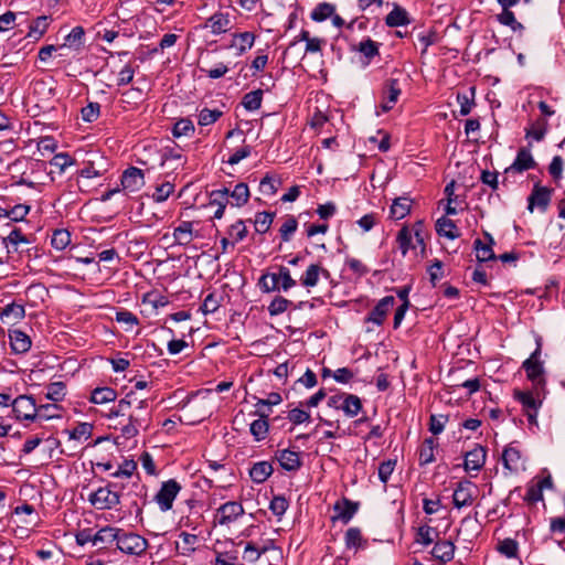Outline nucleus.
I'll list each match as a JSON object with an SVG mask.
<instances>
[{
	"label": "nucleus",
	"mask_w": 565,
	"mask_h": 565,
	"mask_svg": "<svg viewBox=\"0 0 565 565\" xmlns=\"http://www.w3.org/2000/svg\"><path fill=\"white\" fill-rule=\"evenodd\" d=\"M328 406L342 411L347 417H355L362 409L361 398L349 393H340L328 398Z\"/></svg>",
	"instance_id": "f257e3e1"
},
{
	"label": "nucleus",
	"mask_w": 565,
	"mask_h": 565,
	"mask_svg": "<svg viewBox=\"0 0 565 565\" xmlns=\"http://www.w3.org/2000/svg\"><path fill=\"white\" fill-rule=\"evenodd\" d=\"M121 497L125 498L126 494H120L118 491L105 486L92 492L88 497V501L97 510H110L120 503Z\"/></svg>",
	"instance_id": "f03ea898"
},
{
	"label": "nucleus",
	"mask_w": 565,
	"mask_h": 565,
	"mask_svg": "<svg viewBox=\"0 0 565 565\" xmlns=\"http://www.w3.org/2000/svg\"><path fill=\"white\" fill-rule=\"evenodd\" d=\"M541 356V344L539 343L534 352L522 363V369L526 373V377L533 383L535 388L545 384L544 366Z\"/></svg>",
	"instance_id": "7ed1b4c3"
},
{
	"label": "nucleus",
	"mask_w": 565,
	"mask_h": 565,
	"mask_svg": "<svg viewBox=\"0 0 565 565\" xmlns=\"http://www.w3.org/2000/svg\"><path fill=\"white\" fill-rule=\"evenodd\" d=\"M148 542L145 537L132 532H125L119 529L117 547L130 555H140L147 550Z\"/></svg>",
	"instance_id": "20e7f679"
},
{
	"label": "nucleus",
	"mask_w": 565,
	"mask_h": 565,
	"mask_svg": "<svg viewBox=\"0 0 565 565\" xmlns=\"http://www.w3.org/2000/svg\"><path fill=\"white\" fill-rule=\"evenodd\" d=\"M181 489V484L175 479H169L161 483L159 491L154 495V501L161 512H167L172 509L173 502Z\"/></svg>",
	"instance_id": "39448f33"
},
{
	"label": "nucleus",
	"mask_w": 565,
	"mask_h": 565,
	"mask_svg": "<svg viewBox=\"0 0 565 565\" xmlns=\"http://www.w3.org/2000/svg\"><path fill=\"white\" fill-rule=\"evenodd\" d=\"M12 412L17 419L34 420L36 418L38 406L32 396L20 395L11 403Z\"/></svg>",
	"instance_id": "423d86ee"
},
{
	"label": "nucleus",
	"mask_w": 565,
	"mask_h": 565,
	"mask_svg": "<svg viewBox=\"0 0 565 565\" xmlns=\"http://www.w3.org/2000/svg\"><path fill=\"white\" fill-rule=\"evenodd\" d=\"M244 507L237 501H227L216 509L214 521L220 525H228L244 514Z\"/></svg>",
	"instance_id": "0eeeda50"
},
{
	"label": "nucleus",
	"mask_w": 565,
	"mask_h": 565,
	"mask_svg": "<svg viewBox=\"0 0 565 565\" xmlns=\"http://www.w3.org/2000/svg\"><path fill=\"white\" fill-rule=\"evenodd\" d=\"M478 488L473 482L469 480L460 481L452 494L454 505L457 509L470 507L473 503Z\"/></svg>",
	"instance_id": "6e6552de"
},
{
	"label": "nucleus",
	"mask_w": 565,
	"mask_h": 565,
	"mask_svg": "<svg viewBox=\"0 0 565 565\" xmlns=\"http://www.w3.org/2000/svg\"><path fill=\"white\" fill-rule=\"evenodd\" d=\"M553 189L535 183L527 198V210L532 213L535 207L545 212L552 200Z\"/></svg>",
	"instance_id": "1a4fd4ad"
},
{
	"label": "nucleus",
	"mask_w": 565,
	"mask_h": 565,
	"mask_svg": "<svg viewBox=\"0 0 565 565\" xmlns=\"http://www.w3.org/2000/svg\"><path fill=\"white\" fill-rule=\"evenodd\" d=\"M530 147L531 143L529 145V147H523L519 149L512 164L504 170L505 177H508L511 173H522L524 171L535 168L536 162L531 153ZM505 180L507 178L503 179V183L505 182Z\"/></svg>",
	"instance_id": "9d476101"
},
{
	"label": "nucleus",
	"mask_w": 565,
	"mask_h": 565,
	"mask_svg": "<svg viewBox=\"0 0 565 565\" xmlns=\"http://www.w3.org/2000/svg\"><path fill=\"white\" fill-rule=\"evenodd\" d=\"M381 43L372 40L371 38H364L356 45L351 46V51L361 54V63L364 67L369 66L374 57L380 56Z\"/></svg>",
	"instance_id": "9b49d317"
},
{
	"label": "nucleus",
	"mask_w": 565,
	"mask_h": 565,
	"mask_svg": "<svg viewBox=\"0 0 565 565\" xmlns=\"http://www.w3.org/2000/svg\"><path fill=\"white\" fill-rule=\"evenodd\" d=\"M402 94V89L399 86V82L396 78H390L384 83L383 93H382V102L381 108L384 113L390 111L394 108L397 103L399 96Z\"/></svg>",
	"instance_id": "f8f14e48"
},
{
	"label": "nucleus",
	"mask_w": 565,
	"mask_h": 565,
	"mask_svg": "<svg viewBox=\"0 0 565 565\" xmlns=\"http://www.w3.org/2000/svg\"><path fill=\"white\" fill-rule=\"evenodd\" d=\"M204 29H210L214 35L226 33L232 28V20L228 12L221 10L214 12L203 24Z\"/></svg>",
	"instance_id": "ddd939ff"
},
{
	"label": "nucleus",
	"mask_w": 565,
	"mask_h": 565,
	"mask_svg": "<svg viewBox=\"0 0 565 565\" xmlns=\"http://www.w3.org/2000/svg\"><path fill=\"white\" fill-rule=\"evenodd\" d=\"M487 459V449L481 445H476L473 449L465 454L463 469L469 471H480Z\"/></svg>",
	"instance_id": "4468645a"
},
{
	"label": "nucleus",
	"mask_w": 565,
	"mask_h": 565,
	"mask_svg": "<svg viewBox=\"0 0 565 565\" xmlns=\"http://www.w3.org/2000/svg\"><path fill=\"white\" fill-rule=\"evenodd\" d=\"M394 305L395 298L393 296H385L369 312L365 318V322H372L376 326H382L387 312L393 308Z\"/></svg>",
	"instance_id": "2eb2a0df"
},
{
	"label": "nucleus",
	"mask_w": 565,
	"mask_h": 565,
	"mask_svg": "<svg viewBox=\"0 0 565 565\" xmlns=\"http://www.w3.org/2000/svg\"><path fill=\"white\" fill-rule=\"evenodd\" d=\"M275 458L286 471H298L302 466L300 452L291 449H281L275 452Z\"/></svg>",
	"instance_id": "dca6fc26"
},
{
	"label": "nucleus",
	"mask_w": 565,
	"mask_h": 565,
	"mask_svg": "<svg viewBox=\"0 0 565 565\" xmlns=\"http://www.w3.org/2000/svg\"><path fill=\"white\" fill-rule=\"evenodd\" d=\"M121 185L129 192H137L145 185L143 171L136 167L126 169L121 175Z\"/></svg>",
	"instance_id": "f3484780"
},
{
	"label": "nucleus",
	"mask_w": 565,
	"mask_h": 565,
	"mask_svg": "<svg viewBox=\"0 0 565 565\" xmlns=\"http://www.w3.org/2000/svg\"><path fill=\"white\" fill-rule=\"evenodd\" d=\"M359 503L353 502L347 498L337 501L333 505L334 515L332 520H340L344 524L349 523L354 514L358 512Z\"/></svg>",
	"instance_id": "a211bd4d"
},
{
	"label": "nucleus",
	"mask_w": 565,
	"mask_h": 565,
	"mask_svg": "<svg viewBox=\"0 0 565 565\" xmlns=\"http://www.w3.org/2000/svg\"><path fill=\"white\" fill-rule=\"evenodd\" d=\"M522 454L514 443L508 445L502 452L503 467L510 472H518L522 467Z\"/></svg>",
	"instance_id": "6ab92c4d"
},
{
	"label": "nucleus",
	"mask_w": 565,
	"mask_h": 565,
	"mask_svg": "<svg viewBox=\"0 0 565 565\" xmlns=\"http://www.w3.org/2000/svg\"><path fill=\"white\" fill-rule=\"evenodd\" d=\"M25 316L23 305L11 302L0 309L1 322L7 326H13L21 321Z\"/></svg>",
	"instance_id": "aec40b11"
},
{
	"label": "nucleus",
	"mask_w": 565,
	"mask_h": 565,
	"mask_svg": "<svg viewBox=\"0 0 565 565\" xmlns=\"http://www.w3.org/2000/svg\"><path fill=\"white\" fill-rule=\"evenodd\" d=\"M255 34L253 32H241L232 35V42L228 45L231 49L236 50V55L242 56L250 50L255 43Z\"/></svg>",
	"instance_id": "412c9836"
},
{
	"label": "nucleus",
	"mask_w": 565,
	"mask_h": 565,
	"mask_svg": "<svg viewBox=\"0 0 565 565\" xmlns=\"http://www.w3.org/2000/svg\"><path fill=\"white\" fill-rule=\"evenodd\" d=\"M9 340L11 349L15 354L26 353L32 345L30 337L18 329L9 330Z\"/></svg>",
	"instance_id": "4be33fe9"
},
{
	"label": "nucleus",
	"mask_w": 565,
	"mask_h": 565,
	"mask_svg": "<svg viewBox=\"0 0 565 565\" xmlns=\"http://www.w3.org/2000/svg\"><path fill=\"white\" fill-rule=\"evenodd\" d=\"M134 402H136V398ZM128 418L130 422L146 428L151 419V412L149 411L147 399L137 401L132 411L129 412Z\"/></svg>",
	"instance_id": "5701e85b"
},
{
	"label": "nucleus",
	"mask_w": 565,
	"mask_h": 565,
	"mask_svg": "<svg viewBox=\"0 0 565 565\" xmlns=\"http://www.w3.org/2000/svg\"><path fill=\"white\" fill-rule=\"evenodd\" d=\"M320 275L328 278L330 273L318 264H311L300 277V284L306 288L316 287L319 282Z\"/></svg>",
	"instance_id": "b1692460"
},
{
	"label": "nucleus",
	"mask_w": 565,
	"mask_h": 565,
	"mask_svg": "<svg viewBox=\"0 0 565 565\" xmlns=\"http://www.w3.org/2000/svg\"><path fill=\"white\" fill-rule=\"evenodd\" d=\"M484 237L488 239V243H483L480 238H477L473 242V248L477 252V260L480 263H484L488 260L495 259L497 256L492 249V245L494 244L493 237L489 233H484Z\"/></svg>",
	"instance_id": "393cba45"
},
{
	"label": "nucleus",
	"mask_w": 565,
	"mask_h": 565,
	"mask_svg": "<svg viewBox=\"0 0 565 565\" xmlns=\"http://www.w3.org/2000/svg\"><path fill=\"white\" fill-rule=\"evenodd\" d=\"M193 237V223L190 221H182L173 231L174 244L179 246H188Z\"/></svg>",
	"instance_id": "a878e982"
},
{
	"label": "nucleus",
	"mask_w": 565,
	"mask_h": 565,
	"mask_svg": "<svg viewBox=\"0 0 565 565\" xmlns=\"http://www.w3.org/2000/svg\"><path fill=\"white\" fill-rule=\"evenodd\" d=\"M409 23L411 18L406 9L394 3L393 10L385 17V24L390 28H397L408 25Z\"/></svg>",
	"instance_id": "bb28decb"
},
{
	"label": "nucleus",
	"mask_w": 565,
	"mask_h": 565,
	"mask_svg": "<svg viewBox=\"0 0 565 565\" xmlns=\"http://www.w3.org/2000/svg\"><path fill=\"white\" fill-rule=\"evenodd\" d=\"M548 121L544 117L535 119L530 127L525 128V138L534 141H542L548 131Z\"/></svg>",
	"instance_id": "cd10ccee"
},
{
	"label": "nucleus",
	"mask_w": 565,
	"mask_h": 565,
	"mask_svg": "<svg viewBox=\"0 0 565 565\" xmlns=\"http://www.w3.org/2000/svg\"><path fill=\"white\" fill-rule=\"evenodd\" d=\"M455 550L456 546L451 541H438L431 550V555L443 563H448L454 558Z\"/></svg>",
	"instance_id": "c85d7f7f"
},
{
	"label": "nucleus",
	"mask_w": 565,
	"mask_h": 565,
	"mask_svg": "<svg viewBox=\"0 0 565 565\" xmlns=\"http://www.w3.org/2000/svg\"><path fill=\"white\" fill-rule=\"evenodd\" d=\"M436 232L439 236H444L448 239H456L460 236L459 230L456 223L447 216H441L436 221Z\"/></svg>",
	"instance_id": "c756f323"
},
{
	"label": "nucleus",
	"mask_w": 565,
	"mask_h": 565,
	"mask_svg": "<svg viewBox=\"0 0 565 565\" xmlns=\"http://www.w3.org/2000/svg\"><path fill=\"white\" fill-rule=\"evenodd\" d=\"M119 529L111 526H105L94 534V546L98 548H105L113 542L117 543Z\"/></svg>",
	"instance_id": "7c9ffc66"
},
{
	"label": "nucleus",
	"mask_w": 565,
	"mask_h": 565,
	"mask_svg": "<svg viewBox=\"0 0 565 565\" xmlns=\"http://www.w3.org/2000/svg\"><path fill=\"white\" fill-rule=\"evenodd\" d=\"M257 413H259L260 418L252 422L249 431L256 441H262L266 439L268 435L269 424L267 422V417L269 414L263 411H257Z\"/></svg>",
	"instance_id": "2f4dec72"
},
{
	"label": "nucleus",
	"mask_w": 565,
	"mask_h": 565,
	"mask_svg": "<svg viewBox=\"0 0 565 565\" xmlns=\"http://www.w3.org/2000/svg\"><path fill=\"white\" fill-rule=\"evenodd\" d=\"M274 468L268 461H258L249 470V477L255 483L265 482L273 473Z\"/></svg>",
	"instance_id": "473e14b6"
},
{
	"label": "nucleus",
	"mask_w": 565,
	"mask_h": 565,
	"mask_svg": "<svg viewBox=\"0 0 565 565\" xmlns=\"http://www.w3.org/2000/svg\"><path fill=\"white\" fill-rule=\"evenodd\" d=\"M513 397L522 405L524 412L539 409L542 405V401L536 398L534 394L530 391L515 390L513 393Z\"/></svg>",
	"instance_id": "72a5a7b5"
},
{
	"label": "nucleus",
	"mask_w": 565,
	"mask_h": 565,
	"mask_svg": "<svg viewBox=\"0 0 565 565\" xmlns=\"http://www.w3.org/2000/svg\"><path fill=\"white\" fill-rule=\"evenodd\" d=\"M412 200L407 196H401L393 201L390 209V215L394 220H402L411 212Z\"/></svg>",
	"instance_id": "f704fd0d"
},
{
	"label": "nucleus",
	"mask_w": 565,
	"mask_h": 565,
	"mask_svg": "<svg viewBox=\"0 0 565 565\" xmlns=\"http://www.w3.org/2000/svg\"><path fill=\"white\" fill-rule=\"evenodd\" d=\"M117 392L109 387H96L92 391L89 401L93 404H106L116 401Z\"/></svg>",
	"instance_id": "c9c22d12"
},
{
	"label": "nucleus",
	"mask_w": 565,
	"mask_h": 565,
	"mask_svg": "<svg viewBox=\"0 0 565 565\" xmlns=\"http://www.w3.org/2000/svg\"><path fill=\"white\" fill-rule=\"evenodd\" d=\"M396 242L403 256H406L409 249H416V244L413 241L412 231L406 225H404L398 231Z\"/></svg>",
	"instance_id": "e433bc0d"
},
{
	"label": "nucleus",
	"mask_w": 565,
	"mask_h": 565,
	"mask_svg": "<svg viewBox=\"0 0 565 565\" xmlns=\"http://www.w3.org/2000/svg\"><path fill=\"white\" fill-rule=\"evenodd\" d=\"M436 440L433 437L426 438L419 448V465L426 466L435 460Z\"/></svg>",
	"instance_id": "4c0bfd02"
},
{
	"label": "nucleus",
	"mask_w": 565,
	"mask_h": 565,
	"mask_svg": "<svg viewBox=\"0 0 565 565\" xmlns=\"http://www.w3.org/2000/svg\"><path fill=\"white\" fill-rule=\"evenodd\" d=\"M347 548H365L367 541L363 539L359 527H349L344 535Z\"/></svg>",
	"instance_id": "58836bf2"
},
{
	"label": "nucleus",
	"mask_w": 565,
	"mask_h": 565,
	"mask_svg": "<svg viewBox=\"0 0 565 565\" xmlns=\"http://www.w3.org/2000/svg\"><path fill=\"white\" fill-rule=\"evenodd\" d=\"M258 286L263 292H273L280 290V281L277 273H266L260 276Z\"/></svg>",
	"instance_id": "ea45409f"
},
{
	"label": "nucleus",
	"mask_w": 565,
	"mask_h": 565,
	"mask_svg": "<svg viewBox=\"0 0 565 565\" xmlns=\"http://www.w3.org/2000/svg\"><path fill=\"white\" fill-rule=\"evenodd\" d=\"M230 198L233 200V205L243 206L248 202L249 189L244 182L237 183L232 191Z\"/></svg>",
	"instance_id": "a19ab883"
},
{
	"label": "nucleus",
	"mask_w": 565,
	"mask_h": 565,
	"mask_svg": "<svg viewBox=\"0 0 565 565\" xmlns=\"http://www.w3.org/2000/svg\"><path fill=\"white\" fill-rule=\"evenodd\" d=\"M274 212H258L255 215L254 226L255 231L259 234H265L269 231L275 218Z\"/></svg>",
	"instance_id": "79ce46f5"
},
{
	"label": "nucleus",
	"mask_w": 565,
	"mask_h": 565,
	"mask_svg": "<svg viewBox=\"0 0 565 565\" xmlns=\"http://www.w3.org/2000/svg\"><path fill=\"white\" fill-rule=\"evenodd\" d=\"M223 296L217 292H210L203 300L200 310L203 315H211L222 306Z\"/></svg>",
	"instance_id": "37998d69"
},
{
	"label": "nucleus",
	"mask_w": 565,
	"mask_h": 565,
	"mask_svg": "<svg viewBox=\"0 0 565 565\" xmlns=\"http://www.w3.org/2000/svg\"><path fill=\"white\" fill-rule=\"evenodd\" d=\"M263 100V90L256 89L244 95L242 105L248 111H254L260 108Z\"/></svg>",
	"instance_id": "c03bdc74"
},
{
	"label": "nucleus",
	"mask_w": 565,
	"mask_h": 565,
	"mask_svg": "<svg viewBox=\"0 0 565 565\" xmlns=\"http://www.w3.org/2000/svg\"><path fill=\"white\" fill-rule=\"evenodd\" d=\"M3 245L10 252V246L13 247L14 252L18 249L20 243L30 244V239L22 233L20 228H13L7 237L2 241Z\"/></svg>",
	"instance_id": "a18cd8bd"
},
{
	"label": "nucleus",
	"mask_w": 565,
	"mask_h": 565,
	"mask_svg": "<svg viewBox=\"0 0 565 565\" xmlns=\"http://www.w3.org/2000/svg\"><path fill=\"white\" fill-rule=\"evenodd\" d=\"M71 244V233L65 228H58L53 232L51 245L57 250L65 249Z\"/></svg>",
	"instance_id": "49530a36"
},
{
	"label": "nucleus",
	"mask_w": 565,
	"mask_h": 565,
	"mask_svg": "<svg viewBox=\"0 0 565 565\" xmlns=\"http://www.w3.org/2000/svg\"><path fill=\"white\" fill-rule=\"evenodd\" d=\"M169 161H175L177 164L173 169L178 167H183L185 160L182 156V151L179 148H164L161 154V166H166Z\"/></svg>",
	"instance_id": "de8ad7c7"
},
{
	"label": "nucleus",
	"mask_w": 565,
	"mask_h": 565,
	"mask_svg": "<svg viewBox=\"0 0 565 565\" xmlns=\"http://www.w3.org/2000/svg\"><path fill=\"white\" fill-rule=\"evenodd\" d=\"M121 103L128 107H136L143 100V92L138 87L126 89L121 94Z\"/></svg>",
	"instance_id": "09e8293b"
},
{
	"label": "nucleus",
	"mask_w": 565,
	"mask_h": 565,
	"mask_svg": "<svg viewBox=\"0 0 565 565\" xmlns=\"http://www.w3.org/2000/svg\"><path fill=\"white\" fill-rule=\"evenodd\" d=\"M335 11V7L328 2L319 3L312 11H311V19L316 22H322L327 20L328 18H331L332 14Z\"/></svg>",
	"instance_id": "8fccbe9b"
},
{
	"label": "nucleus",
	"mask_w": 565,
	"mask_h": 565,
	"mask_svg": "<svg viewBox=\"0 0 565 565\" xmlns=\"http://www.w3.org/2000/svg\"><path fill=\"white\" fill-rule=\"evenodd\" d=\"M497 550L507 558H516L519 553V544L513 539H504L499 542Z\"/></svg>",
	"instance_id": "3c124183"
},
{
	"label": "nucleus",
	"mask_w": 565,
	"mask_h": 565,
	"mask_svg": "<svg viewBox=\"0 0 565 565\" xmlns=\"http://www.w3.org/2000/svg\"><path fill=\"white\" fill-rule=\"evenodd\" d=\"M84 29L82 26H75L71 30V32L64 39V46L74 47L78 50L83 45L84 40Z\"/></svg>",
	"instance_id": "603ef678"
},
{
	"label": "nucleus",
	"mask_w": 565,
	"mask_h": 565,
	"mask_svg": "<svg viewBox=\"0 0 565 565\" xmlns=\"http://www.w3.org/2000/svg\"><path fill=\"white\" fill-rule=\"evenodd\" d=\"M298 228V222L295 216L287 215L284 223L279 228V234L282 242H289L291 236Z\"/></svg>",
	"instance_id": "864d4df0"
},
{
	"label": "nucleus",
	"mask_w": 565,
	"mask_h": 565,
	"mask_svg": "<svg viewBox=\"0 0 565 565\" xmlns=\"http://www.w3.org/2000/svg\"><path fill=\"white\" fill-rule=\"evenodd\" d=\"M194 130L195 128L192 120H190L189 118H181L174 124L172 128V135L175 138H180L183 136L193 135Z\"/></svg>",
	"instance_id": "5fc2aeb1"
},
{
	"label": "nucleus",
	"mask_w": 565,
	"mask_h": 565,
	"mask_svg": "<svg viewBox=\"0 0 565 565\" xmlns=\"http://www.w3.org/2000/svg\"><path fill=\"white\" fill-rule=\"evenodd\" d=\"M457 102L460 105V115H469L475 105V87H470V96L466 93H458Z\"/></svg>",
	"instance_id": "6e6d98bb"
},
{
	"label": "nucleus",
	"mask_w": 565,
	"mask_h": 565,
	"mask_svg": "<svg viewBox=\"0 0 565 565\" xmlns=\"http://www.w3.org/2000/svg\"><path fill=\"white\" fill-rule=\"evenodd\" d=\"M66 386L63 382H53L47 385L45 397L53 402H60L65 397Z\"/></svg>",
	"instance_id": "4d7b16f0"
},
{
	"label": "nucleus",
	"mask_w": 565,
	"mask_h": 565,
	"mask_svg": "<svg viewBox=\"0 0 565 565\" xmlns=\"http://www.w3.org/2000/svg\"><path fill=\"white\" fill-rule=\"evenodd\" d=\"M60 411L61 407L56 403L40 405L38 406L36 418L44 420L58 418L61 417Z\"/></svg>",
	"instance_id": "13d9d810"
},
{
	"label": "nucleus",
	"mask_w": 565,
	"mask_h": 565,
	"mask_svg": "<svg viewBox=\"0 0 565 565\" xmlns=\"http://www.w3.org/2000/svg\"><path fill=\"white\" fill-rule=\"evenodd\" d=\"M134 393L127 394L125 398H121L116 406L110 409L109 416L118 417L126 416L132 408L134 401L131 399Z\"/></svg>",
	"instance_id": "bf43d9fd"
},
{
	"label": "nucleus",
	"mask_w": 565,
	"mask_h": 565,
	"mask_svg": "<svg viewBox=\"0 0 565 565\" xmlns=\"http://www.w3.org/2000/svg\"><path fill=\"white\" fill-rule=\"evenodd\" d=\"M411 231L413 235V241L415 239L416 248L420 247L422 253H424L426 248L425 238L427 236L424 222H415Z\"/></svg>",
	"instance_id": "052dcab7"
},
{
	"label": "nucleus",
	"mask_w": 565,
	"mask_h": 565,
	"mask_svg": "<svg viewBox=\"0 0 565 565\" xmlns=\"http://www.w3.org/2000/svg\"><path fill=\"white\" fill-rule=\"evenodd\" d=\"M292 301L288 300L282 296H276L268 306V312L270 316H278L284 313Z\"/></svg>",
	"instance_id": "680f3d73"
},
{
	"label": "nucleus",
	"mask_w": 565,
	"mask_h": 565,
	"mask_svg": "<svg viewBox=\"0 0 565 565\" xmlns=\"http://www.w3.org/2000/svg\"><path fill=\"white\" fill-rule=\"evenodd\" d=\"M50 164L63 173L67 167L75 164V160L67 152H60L51 159Z\"/></svg>",
	"instance_id": "e2e57ef3"
},
{
	"label": "nucleus",
	"mask_w": 565,
	"mask_h": 565,
	"mask_svg": "<svg viewBox=\"0 0 565 565\" xmlns=\"http://www.w3.org/2000/svg\"><path fill=\"white\" fill-rule=\"evenodd\" d=\"M222 115L223 113L218 109L203 108L199 113L198 122L200 126H210L217 121Z\"/></svg>",
	"instance_id": "0e129e2a"
},
{
	"label": "nucleus",
	"mask_w": 565,
	"mask_h": 565,
	"mask_svg": "<svg viewBox=\"0 0 565 565\" xmlns=\"http://www.w3.org/2000/svg\"><path fill=\"white\" fill-rule=\"evenodd\" d=\"M289 507V501L284 495H275L270 503H269V510L278 516L280 520L281 516L285 514Z\"/></svg>",
	"instance_id": "69168bd1"
},
{
	"label": "nucleus",
	"mask_w": 565,
	"mask_h": 565,
	"mask_svg": "<svg viewBox=\"0 0 565 565\" xmlns=\"http://www.w3.org/2000/svg\"><path fill=\"white\" fill-rule=\"evenodd\" d=\"M81 114L84 121L94 122L100 115V105L96 102H89L82 108Z\"/></svg>",
	"instance_id": "338daca9"
},
{
	"label": "nucleus",
	"mask_w": 565,
	"mask_h": 565,
	"mask_svg": "<svg viewBox=\"0 0 565 565\" xmlns=\"http://www.w3.org/2000/svg\"><path fill=\"white\" fill-rule=\"evenodd\" d=\"M436 536H438V533L435 529L428 525H422L417 530L416 541L425 546H428L434 542Z\"/></svg>",
	"instance_id": "774afa93"
}]
</instances>
